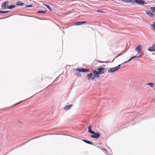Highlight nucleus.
Here are the masks:
<instances>
[{
  "instance_id": "9b49d317",
  "label": "nucleus",
  "mask_w": 155,
  "mask_h": 155,
  "mask_svg": "<svg viewBox=\"0 0 155 155\" xmlns=\"http://www.w3.org/2000/svg\"><path fill=\"white\" fill-rule=\"evenodd\" d=\"M150 28L151 30H153L155 32V22H154L153 24L150 25Z\"/></svg>"
},
{
  "instance_id": "dca6fc26",
  "label": "nucleus",
  "mask_w": 155,
  "mask_h": 155,
  "mask_svg": "<svg viewBox=\"0 0 155 155\" xmlns=\"http://www.w3.org/2000/svg\"><path fill=\"white\" fill-rule=\"evenodd\" d=\"M45 6H46L50 10V11H51L52 10V9L48 5H46V4H43Z\"/></svg>"
},
{
  "instance_id": "a878e982",
  "label": "nucleus",
  "mask_w": 155,
  "mask_h": 155,
  "mask_svg": "<svg viewBox=\"0 0 155 155\" xmlns=\"http://www.w3.org/2000/svg\"><path fill=\"white\" fill-rule=\"evenodd\" d=\"M129 61V60L127 61H125L124 62V63H127L128 61Z\"/></svg>"
},
{
  "instance_id": "4be33fe9",
  "label": "nucleus",
  "mask_w": 155,
  "mask_h": 155,
  "mask_svg": "<svg viewBox=\"0 0 155 155\" xmlns=\"http://www.w3.org/2000/svg\"><path fill=\"white\" fill-rule=\"evenodd\" d=\"M122 54V53H120V54H119L116 58H115L113 60V61H114V60L116 58H117V57H118L119 56H120Z\"/></svg>"
},
{
  "instance_id": "aec40b11",
  "label": "nucleus",
  "mask_w": 155,
  "mask_h": 155,
  "mask_svg": "<svg viewBox=\"0 0 155 155\" xmlns=\"http://www.w3.org/2000/svg\"><path fill=\"white\" fill-rule=\"evenodd\" d=\"M8 12V11H0V12L2 13H6Z\"/></svg>"
},
{
  "instance_id": "b1692460",
  "label": "nucleus",
  "mask_w": 155,
  "mask_h": 155,
  "mask_svg": "<svg viewBox=\"0 0 155 155\" xmlns=\"http://www.w3.org/2000/svg\"><path fill=\"white\" fill-rule=\"evenodd\" d=\"M33 6L31 4L30 5H27L26 6V7H32Z\"/></svg>"
},
{
  "instance_id": "f3484780",
  "label": "nucleus",
  "mask_w": 155,
  "mask_h": 155,
  "mask_svg": "<svg viewBox=\"0 0 155 155\" xmlns=\"http://www.w3.org/2000/svg\"><path fill=\"white\" fill-rule=\"evenodd\" d=\"M150 9L152 12H155V7H151Z\"/></svg>"
},
{
  "instance_id": "39448f33",
  "label": "nucleus",
  "mask_w": 155,
  "mask_h": 155,
  "mask_svg": "<svg viewBox=\"0 0 155 155\" xmlns=\"http://www.w3.org/2000/svg\"><path fill=\"white\" fill-rule=\"evenodd\" d=\"M135 50L139 54H140L142 51L141 46L140 45H138L136 48Z\"/></svg>"
},
{
  "instance_id": "412c9836",
  "label": "nucleus",
  "mask_w": 155,
  "mask_h": 155,
  "mask_svg": "<svg viewBox=\"0 0 155 155\" xmlns=\"http://www.w3.org/2000/svg\"><path fill=\"white\" fill-rule=\"evenodd\" d=\"M147 84L150 85L151 87H153V86L154 84L152 83H148Z\"/></svg>"
},
{
  "instance_id": "393cba45",
  "label": "nucleus",
  "mask_w": 155,
  "mask_h": 155,
  "mask_svg": "<svg viewBox=\"0 0 155 155\" xmlns=\"http://www.w3.org/2000/svg\"><path fill=\"white\" fill-rule=\"evenodd\" d=\"M102 150H104V151H105L106 152H105V153H108L107 151V150H106L105 149H104V148H103V149H102Z\"/></svg>"
},
{
  "instance_id": "9d476101",
  "label": "nucleus",
  "mask_w": 155,
  "mask_h": 155,
  "mask_svg": "<svg viewBox=\"0 0 155 155\" xmlns=\"http://www.w3.org/2000/svg\"><path fill=\"white\" fill-rule=\"evenodd\" d=\"M146 13L150 16H153L154 14L153 13L149 10L146 11Z\"/></svg>"
},
{
  "instance_id": "f03ea898",
  "label": "nucleus",
  "mask_w": 155,
  "mask_h": 155,
  "mask_svg": "<svg viewBox=\"0 0 155 155\" xmlns=\"http://www.w3.org/2000/svg\"><path fill=\"white\" fill-rule=\"evenodd\" d=\"M88 131L89 133L93 134L91 135V137L94 138H98L100 137L101 135L99 133L97 132L95 133L94 131H93L92 130V127L91 126H89L88 127Z\"/></svg>"
},
{
  "instance_id": "5701e85b",
  "label": "nucleus",
  "mask_w": 155,
  "mask_h": 155,
  "mask_svg": "<svg viewBox=\"0 0 155 155\" xmlns=\"http://www.w3.org/2000/svg\"><path fill=\"white\" fill-rule=\"evenodd\" d=\"M137 57L136 56H134L131 57L130 59H129V61H131L132 59L134 58H135Z\"/></svg>"
},
{
  "instance_id": "a211bd4d",
  "label": "nucleus",
  "mask_w": 155,
  "mask_h": 155,
  "mask_svg": "<svg viewBox=\"0 0 155 155\" xmlns=\"http://www.w3.org/2000/svg\"><path fill=\"white\" fill-rule=\"evenodd\" d=\"M46 12V11H39L37 12V13H45Z\"/></svg>"
},
{
  "instance_id": "1a4fd4ad",
  "label": "nucleus",
  "mask_w": 155,
  "mask_h": 155,
  "mask_svg": "<svg viewBox=\"0 0 155 155\" xmlns=\"http://www.w3.org/2000/svg\"><path fill=\"white\" fill-rule=\"evenodd\" d=\"M86 23H87V22L85 21L76 22L74 24V25H82Z\"/></svg>"
},
{
  "instance_id": "0eeeda50",
  "label": "nucleus",
  "mask_w": 155,
  "mask_h": 155,
  "mask_svg": "<svg viewBox=\"0 0 155 155\" xmlns=\"http://www.w3.org/2000/svg\"><path fill=\"white\" fill-rule=\"evenodd\" d=\"M76 70L79 72H88L89 71V69L85 68H77Z\"/></svg>"
},
{
  "instance_id": "423d86ee",
  "label": "nucleus",
  "mask_w": 155,
  "mask_h": 155,
  "mask_svg": "<svg viewBox=\"0 0 155 155\" xmlns=\"http://www.w3.org/2000/svg\"><path fill=\"white\" fill-rule=\"evenodd\" d=\"M8 3L9 2L8 1H5L3 2L2 5V8H7Z\"/></svg>"
},
{
  "instance_id": "2eb2a0df",
  "label": "nucleus",
  "mask_w": 155,
  "mask_h": 155,
  "mask_svg": "<svg viewBox=\"0 0 155 155\" xmlns=\"http://www.w3.org/2000/svg\"><path fill=\"white\" fill-rule=\"evenodd\" d=\"M15 7V5H10L7 7V8L9 9H12Z\"/></svg>"
},
{
  "instance_id": "6ab92c4d",
  "label": "nucleus",
  "mask_w": 155,
  "mask_h": 155,
  "mask_svg": "<svg viewBox=\"0 0 155 155\" xmlns=\"http://www.w3.org/2000/svg\"><path fill=\"white\" fill-rule=\"evenodd\" d=\"M24 3H21V2H18V3L17 4V5H24Z\"/></svg>"
},
{
  "instance_id": "4468645a",
  "label": "nucleus",
  "mask_w": 155,
  "mask_h": 155,
  "mask_svg": "<svg viewBox=\"0 0 155 155\" xmlns=\"http://www.w3.org/2000/svg\"><path fill=\"white\" fill-rule=\"evenodd\" d=\"M123 2L127 3H128L130 2H131L132 3V1L133 0H121Z\"/></svg>"
},
{
  "instance_id": "6e6552de",
  "label": "nucleus",
  "mask_w": 155,
  "mask_h": 155,
  "mask_svg": "<svg viewBox=\"0 0 155 155\" xmlns=\"http://www.w3.org/2000/svg\"><path fill=\"white\" fill-rule=\"evenodd\" d=\"M148 50L150 51H155V45L153 44V46L150 47L148 49Z\"/></svg>"
},
{
  "instance_id": "7ed1b4c3",
  "label": "nucleus",
  "mask_w": 155,
  "mask_h": 155,
  "mask_svg": "<svg viewBox=\"0 0 155 155\" xmlns=\"http://www.w3.org/2000/svg\"><path fill=\"white\" fill-rule=\"evenodd\" d=\"M121 64H119L117 66L114 68H110L108 70V72L110 73L113 72L117 71L120 68V66Z\"/></svg>"
},
{
  "instance_id": "f257e3e1",
  "label": "nucleus",
  "mask_w": 155,
  "mask_h": 155,
  "mask_svg": "<svg viewBox=\"0 0 155 155\" xmlns=\"http://www.w3.org/2000/svg\"><path fill=\"white\" fill-rule=\"evenodd\" d=\"M104 68H100L97 69L98 71H97L96 70H94L93 71L92 73H91L88 74L87 76L88 78V80H93L96 78H98L99 76V74L104 70Z\"/></svg>"
},
{
  "instance_id": "20e7f679",
  "label": "nucleus",
  "mask_w": 155,
  "mask_h": 155,
  "mask_svg": "<svg viewBox=\"0 0 155 155\" xmlns=\"http://www.w3.org/2000/svg\"><path fill=\"white\" fill-rule=\"evenodd\" d=\"M135 2L139 4H144V1L143 0H133L132 3H134Z\"/></svg>"
},
{
  "instance_id": "cd10ccee",
  "label": "nucleus",
  "mask_w": 155,
  "mask_h": 155,
  "mask_svg": "<svg viewBox=\"0 0 155 155\" xmlns=\"http://www.w3.org/2000/svg\"><path fill=\"white\" fill-rule=\"evenodd\" d=\"M20 103H18L17 104H16V105H17V104H19Z\"/></svg>"
},
{
  "instance_id": "bb28decb",
  "label": "nucleus",
  "mask_w": 155,
  "mask_h": 155,
  "mask_svg": "<svg viewBox=\"0 0 155 155\" xmlns=\"http://www.w3.org/2000/svg\"><path fill=\"white\" fill-rule=\"evenodd\" d=\"M97 12H101V11L99 10H98Z\"/></svg>"
},
{
  "instance_id": "ddd939ff",
  "label": "nucleus",
  "mask_w": 155,
  "mask_h": 155,
  "mask_svg": "<svg viewBox=\"0 0 155 155\" xmlns=\"http://www.w3.org/2000/svg\"><path fill=\"white\" fill-rule=\"evenodd\" d=\"M83 140L85 142V143H88L89 144H93V143H92V142H91L90 141H89L87 140Z\"/></svg>"
},
{
  "instance_id": "f8f14e48",
  "label": "nucleus",
  "mask_w": 155,
  "mask_h": 155,
  "mask_svg": "<svg viewBox=\"0 0 155 155\" xmlns=\"http://www.w3.org/2000/svg\"><path fill=\"white\" fill-rule=\"evenodd\" d=\"M72 104L67 105L64 107V109L66 110H68L72 106Z\"/></svg>"
}]
</instances>
